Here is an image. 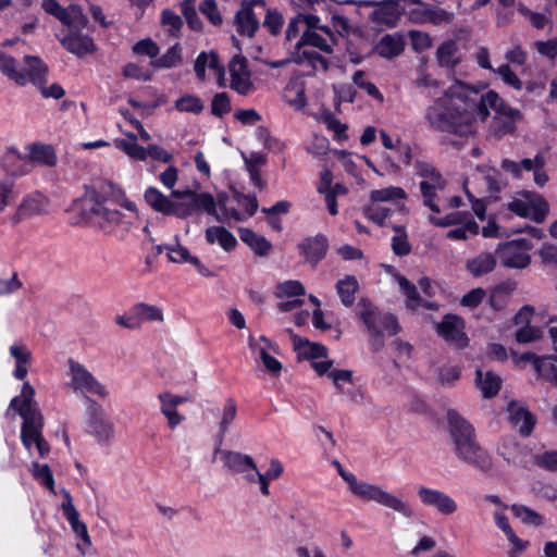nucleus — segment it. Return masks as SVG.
Segmentation results:
<instances>
[{
    "label": "nucleus",
    "mask_w": 557,
    "mask_h": 557,
    "mask_svg": "<svg viewBox=\"0 0 557 557\" xmlns=\"http://www.w3.org/2000/svg\"><path fill=\"white\" fill-rule=\"evenodd\" d=\"M436 332L446 342L463 348L468 345L469 338L465 333V322L456 314H446L443 320L436 324Z\"/></svg>",
    "instance_id": "nucleus-10"
},
{
    "label": "nucleus",
    "mask_w": 557,
    "mask_h": 557,
    "mask_svg": "<svg viewBox=\"0 0 557 557\" xmlns=\"http://www.w3.org/2000/svg\"><path fill=\"white\" fill-rule=\"evenodd\" d=\"M30 472L38 482H40L45 487L54 493V479L52 471L48 465L33 462L30 467Z\"/></svg>",
    "instance_id": "nucleus-47"
},
{
    "label": "nucleus",
    "mask_w": 557,
    "mask_h": 557,
    "mask_svg": "<svg viewBox=\"0 0 557 557\" xmlns=\"http://www.w3.org/2000/svg\"><path fill=\"white\" fill-rule=\"evenodd\" d=\"M497 264V257L488 251L480 252L467 260L466 269L473 277H481L491 273Z\"/></svg>",
    "instance_id": "nucleus-25"
},
{
    "label": "nucleus",
    "mask_w": 557,
    "mask_h": 557,
    "mask_svg": "<svg viewBox=\"0 0 557 557\" xmlns=\"http://www.w3.org/2000/svg\"><path fill=\"white\" fill-rule=\"evenodd\" d=\"M414 168L417 171V174L424 180L422 182H440L445 181L441 173L430 163L423 162V161H416Z\"/></svg>",
    "instance_id": "nucleus-55"
},
{
    "label": "nucleus",
    "mask_w": 557,
    "mask_h": 557,
    "mask_svg": "<svg viewBox=\"0 0 557 557\" xmlns=\"http://www.w3.org/2000/svg\"><path fill=\"white\" fill-rule=\"evenodd\" d=\"M543 332L534 326H523L516 332V341L521 344L535 342L542 338Z\"/></svg>",
    "instance_id": "nucleus-62"
},
{
    "label": "nucleus",
    "mask_w": 557,
    "mask_h": 557,
    "mask_svg": "<svg viewBox=\"0 0 557 557\" xmlns=\"http://www.w3.org/2000/svg\"><path fill=\"white\" fill-rule=\"evenodd\" d=\"M457 52V45L454 40L444 41L436 51V58L441 66L454 67L457 64L455 54Z\"/></svg>",
    "instance_id": "nucleus-45"
},
{
    "label": "nucleus",
    "mask_w": 557,
    "mask_h": 557,
    "mask_svg": "<svg viewBox=\"0 0 557 557\" xmlns=\"http://www.w3.org/2000/svg\"><path fill=\"white\" fill-rule=\"evenodd\" d=\"M557 357L548 356L534 360L535 371L546 381L557 386Z\"/></svg>",
    "instance_id": "nucleus-38"
},
{
    "label": "nucleus",
    "mask_w": 557,
    "mask_h": 557,
    "mask_svg": "<svg viewBox=\"0 0 557 557\" xmlns=\"http://www.w3.org/2000/svg\"><path fill=\"white\" fill-rule=\"evenodd\" d=\"M418 497L423 505L435 508L443 516H450L458 509L457 503L438 490L420 486Z\"/></svg>",
    "instance_id": "nucleus-12"
},
{
    "label": "nucleus",
    "mask_w": 557,
    "mask_h": 557,
    "mask_svg": "<svg viewBox=\"0 0 557 557\" xmlns=\"http://www.w3.org/2000/svg\"><path fill=\"white\" fill-rule=\"evenodd\" d=\"M411 20L419 23H433L435 25L449 24L454 14L440 7L423 3L421 8H417L410 11Z\"/></svg>",
    "instance_id": "nucleus-17"
},
{
    "label": "nucleus",
    "mask_w": 557,
    "mask_h": 557,
    "mask_svg": "<svg viewBox=\"0 0 557 557\" xmlns=\"http://www.w3.org/2000/svg\"><path fill=\"white\" fill-rule=\"evenodd\" d=\"M534 463L546 471L557 472V450H547L535 455Z\"/></svg>",
    "instance_id": "nucleus-56"
},
{
    "label": "nucleus",
    "mask_w": 557,
    "mask_h": 557,
    "mask_svg": "<svg viewBox=\"0 0 557 557\" xmlns=\"http://www.w3.org/2000/svg\"><path fill=\"white\" fill-rule=\"evenodd\" d=\"M59 21L74 28V30H81L85 28L88 24L87 16L83 13V10L77 4H71L67 8H64L61 16H59Z\"/></svg>",
    "instance_id": "nucleus-32"
},
{
    "label": "nucleus",
    "mask_w": 557,
    "mask_h": 557,
    "mask_svg": "<svg viewBox=\"0 0 557 557\" xmlns=\"http://www.w3.org/2000/svg\"><path fill=\"white\" fill-rule=\"evenodd\" d=\"M26 63V73H24L27 77V82H32L35 85H42L46 83V76L48 73V67L44 62L34 55H26L24 58Z\"/></svg>",
    "instance_id": "nucleus-33"
},
{
    "label": "nucleus",
    "mask_w": 557,
    "mask_h": 557,
    "mask_svg": "<svg viewBox=\"0 0 557 557\" xmlns=\"http://www.w3.org/2000/svg\"><path fill=\"white\" fill-rule=\"evenodd\" d=\"M532 249V244L525 238H518L506 243H500L496 247L495 253L498 255L500 263L510 269H524L531 262L528 253Z\"/></svg>",
    "instance_id": "nucleus-8"
},
{
    "label": "nucleus",
    "mask_w": 557,
    "mask_h": 557,
    "mask_svg": "<svg viewBox=\"0 0 557 557\" xmlns=\"http://www.w3.org/2000/svg\"><path fill=\"white\" fill-rule=\"evenodd\" d=\"M405 47V41L401 35L393 34L383 36L376 44L375 52L385 59H392L399 55Z\"/></svg>",
    "instance_id": "nucleus-28"
},
{
    "label": "nucleus",
    "mask_w": 557,
    "mask_h": 557,
    "mask_svg": "<svg viewBox=\"0 0 557 557\" xmlns=\"http://www.w3.org/2000/svg\"><path fill=\"white\" fill-rule=\"evenodd\" d=\"M164 248H165V250H168V257L171 262H175V263L189 262L193 265H195V268L201 275H203V276L212 275L210 270L206 265H203L197 257L191 256L189 253L188 249L178 243L177 237H176L175 244H165Z\"/></svg>",
    "instance_id": "nucleus-21"
},
{
    "label": "nucleus",
    "mask_w": 557,
    "mask_h": 557,
    "mask_svg": "<svg viewBox=\"0 0 557 557\" xmlns=\"http://www.w3.org/2000/svg\"><path fill=\"white\" fill-rule=\"evenodd\" d=\"M507 411L511 424L518 429L519 433L524 437L530 436L536 423L535 416L517 401H510Z\"/></svg>",
    "instance_id": "nucleus-14"
},
{
    "label": "nucleus",
    "mask_w": 557,
    "mask_h": 557,
    "mask_svg": "<svg viewBox=\"0 0 557 557\" xmlns=\"http://www.w3.org/2000/svg\"><path fill=\"white\" fill-rule=\"evenodd\" d=\"M358 315L367 326L374 351H379L384 347V331L391 336L396 335L400 331V325L394 314L379 311L377 308L366 298H362L358 302Z\"/></svg>",
    "instance_id": "nucleus-7"
},
{
    "label": "nucleus",
    "mask_w": 557,
    "mask_h": 557,
    "mask_svg": "<svg viewBox=\"0 0 557 557\" xmlns=\"http://www.w3.org/2000/svg\"><path fill=\"white\" fill-rule=\"evenodd\" d=\"M160 23L163 27H168L166 33L171 37L178 38L183 27V20L180 15L170 9H164L161 12Z\"/></svg>",
    "instance_id": "nucleus-44"
},
{
    "label": "nucleus",
    "mask_w": 557,
    "mask_h": 557,
    "mask_svg": "<svg viewBox=\"0 0 557 557\" xmlns=\"http://www.w3.org/2000/svg\"><path fill=\"white\" fill-rule=\"evenodd\" d=\"M0 70L10 79L14 81L18 85H25L27 83L26 75L16 70V61L14 58L3 53L0 58Z\"/></svg>",
    "instance_id": "nucleus-42"
},
{
    "label": "nucleus",
    "mask_w": 557,
    "mask_h": 557,
    "mask_svg": "<svg viewBox=\"0 0 557 557\" xmlns=\"http://www.w3.org/2000/svg\"><path fill=\"white\" fill-rule=\"evenodd\" d=\"M133 51L136 54L156 58L159 54V47L152 39L146 38L136 42Z\"/></svg>",
    "instance_id": "nucleus-61"
},
{
    "label": "nucleus",
    "mask_w": 557,
    "mask_h": 557,
    "mask_svg": "<svg viewBox=\"0 0 557 557\" xmlns=\"http://www.w3.org/2000/svg\"><path fill=\"white\" fill-rule=\"evenodd\" d=\"M158 399L161 403L160 411L168 420L170 429H175L184 421V417L177 412V406L188 401L189 397L174 395L170 392L159 394Z\"/></svg>",
    "instance_id": "nucleus-15"
},
{
    "label": "nucleus",
    "mask_w": 557,
    "mask_h": 557,
    "mask_svg": "<svg viewBox=\"0 0 557 557\" xmlns=\"http://www.w3.org/2000/svg\"><path fill=\"white\" fill-rule=\"evenodd\" d=\"M475 381L484 398L495 397L498 394L502 386L500 376H498L492 371H487L484 373L480 369L476 370Z\"/></svg>",
    "instance_id": "nucleus-29"
},
{
    "label": "nucleus",
    "mask_w": 557,
    "mask_h": 557,
    "mask_svg": "<svg viewBox=\"0 0 557 557\" xmlns=\"http://www.w3.org/2000/svg\"><path fill=\"white\" fill-rule=\"evenodd\" d=\"M447 424L456 456L463 462L488 472L493 468L492 458L478 442L472 424L455 410L447 411Z\"/></svg>",
    "instance_id": "nucleus-4"
},
{
    "label": "nucleus",
    "mask_w": 557,
    "mask_h": 557,
    "mask_svg": "<svg viewBox=\"0 0 557 557\" xmlns=\"http://www.w3.org/2000/svg\"><path fill=\"white\" fill-rule=\"evenodd\" d=\"M132 312L139 324L141 322L162 323L164 321L163 310L154 305L137 302L133 306Z\"/></svg>",
    "instance_id": "nucleus-31"
},
{
    "label": "nucleus",
    "mask_w": 557,
    "mask_h": 557,
    "mask_svg": "<svg viewBox=\"0 0 557 557\" xmlns=\"http://www.w3.org/2000/svg\"><path fill=\"white\" fill-rule=\"evenodd\" d=\"M175 108L181 112L200 113L203 104L200 98L187 95L176 100Z\"/></svg>",
    "instance_id": "nucleus-53"
},
{
    "label": "nucleus",
    "mask_w": 557,
    "mask_h": 557,
    "mask_svg": "<svg viewBox=\"0 0 557 557\" xmlns=\"http://www.w3.org/2000/svg\"><path fill=\"white\" fill-rule=\"evenodd\" d=\"M206 239L209 244L218 242L225 251H232L237 244L235 236L223 226H210L206 230Z\"/></svg>",
    "instance_id": "nucleus-30"
},
{
    "label": "nucleus",
    "mask_w": 557,
    "mask_h": 557,
    "mask_svg": "<svg viewBox=\"0 0 557 557\" xmlns=\"http://www.w3.org/2000/svg\"><path fill=\"white\" fill-rule=\"evenodd\" d=\"M231 111V101L226 92L216 94L211 102V114L222 117Z\"/></svg>",
    "instance_id": "nucleus-57"
},
{
    "label": "nucleus",
    "mask_w": 557,
    "mask_h": 557,
    "mask_svg": "<svg viewBox=\"0 0 557 557\" xmlns=\"http://www.w3.org/2000/svg\"><path fill=\"white\" fill-rule=\"evenodd\" d=\"M337 293L343 305L350 307L355 301V295L359 290V284L355 276L347 275L336 284Z\"/></svg>",
    "instance_id": "nucleus-36"
},
{
    "label": "nucleus",
    "mask_w": 557,
    "mask_h": 557,
    "mask_svg": "<svg viewBox=\"0 0 557 557\" xmlns=\"http://www.w3.org/2000/svg\"><path fill=\"white\" fill-rule=\"evenodd\" d=\"M259 356H260V359H261L262 363L264 364L267 371L270 374H272L273 376H277L281 373V371H282L281 362L277 359H275L274 357H272L265 350V348L259 349Z\"/></svg>",
    "instance_id": "nucleus-63"
},
{
    "label": "nucleus",
    "mask_w": 557,
    "mask_h": 557,
    "mask_svg": "<svg viewBox=\"0 0 557 557\" xmlns=\"http://www.w3.org/2000/svg\"><path fill=\"white\" fill-rule=\"evenodd\" d=\"M231 83L230 87L239 95H248L253 89L250 81V72L247 67V59L236 54L230 63Z\"/></svg>",
    "instance_id": "nucleus-13"
},
{
    "label": "nucleus",
    "mask_w": 557,
    "mask_h": 557,
    "mask_svg": "<svg viewBox=\"0 0 557 557\" xmlns=\"http://www.w3.org/2000/svg\"><path fill=\"white\" fill-rule=\"evenodd\" d=\"M510 509L525 524L540 527L544 523L543 517L539 512L524 505H512Z\"/></svg>",
    "instance_id": "nucleus-46"
},
{
    "label": "nucleus",
    "mask_w": 557,
    "mask_h": 557,
    "mask_svg": "<svg viewBox=\"0 0 557 557\" xmlns=\"http://www.w3.org/2000/svg\"><path fill=\"white\" fill-rule=\"evenodd\" d=\"M306 290L299 281H286L276 286L275 296L277 298L302 296Z\"/></svg>",
    "instance_id": "nucleus-51"
},
{
    "label": "nucleus",
    "mask_w": 557,
    "mask_h": 557,
    "mask_svg": "<svg viewBox=\"0 0 557 557\" xmlns=\"http://www.w3.org/2000/svg\"><path fill=\"white\" fill-rule=\"evenodd\" d=\"M62 46L71 53L83 57L95 51V44L89 36L82 35L79 30H71L63 39Z\"/></svg>",
    "instance_id": "nucleus-24"
},
{
    "label": "nucleus",
    "mask_w": 557,
    "mask_h": 557,
    "mask_svg": "<svg viewBox=\"0 0 557 557\" xmlns=\"http://www.w3.org/2000/svg\"><path fill=\"white\" fill-rule=\"evenodd\" d=\"M17 158L20 160H24V169L21 170V174L27 173L35 162L47 166H53L57 162V156L53 148L49 145L41 144H34L30 147L28 154L24 158L22 156H17Z\"/></svg>",
    "instance_id": "nucleus-18"
},
{
    "label": "nucleus",
    "mask_w": 557,
    "mask_h": 557,
    "mask_svg": "<svg viewBox=\"0 0 557 557\" xmlns=\"http://www.w3.org/2000/svg\"><path fill=\"white\" fill-rule=\"evenodd\" d=\"M398 284L400 289L407 297V307L410 309H416L421 306V298L417 290V287L411 284L406 277L399 276Z\"/></svg>",
    "instance_id": "nucleus-50"
},
{
    "label": "nucleus",
    "mask_w": 557,
    "mask_h": 557,
    "mask_svg": "<svg viewBox=\"0 0 557 557\" xmlns=\"http://www.w3.org/2000/svg\"><path fill=\"white\" fill-rule=\"evenodd\" d=\"M82 213L88 222L107 234L112 233L116 226L123 223L124 214L112 208L107 200L95 188L86 190L82 199Z\"/></svg>",
    "instance_id": "nucleus-6"
},
{
    "label": "nucleus",
    "mask_w": 557,
    "mask_h": 557,
    "mask_svg": "<svg viewBox=\"0 0 557 557\" xmlns=\"http://www.w3.org/2000/svg\"><path fill=\"white\" fill-rule=\"evenodd\" d=\"M218 453H221L225 467H227L233 472L245 473L247 470L253 472L257 471V466L249 455H244L239 451L233 450L221 451L219 445L214 450V455Z\"/></svg>",
    "instance_id": "nucleus-23"
},
{
    "label": "nucleus",
    "mask_w": 557,
    "mask_h": 557,
    "mask_svg": "<svg viewBox=\"0 0 557 557\" xmlns=\"http://www.w3.org/2000/svg\"><path fill=\"white\" fill-rule=\"evenodd\" d=\"M180 44H175L171 47L162 57L154 60L151 64L156 67L171 69L176 66L182 61Z\"/></svg>",
    "instance_id": "nucleus-48"
},
{
    "label": "nucleus",
    "mask_w": 557,
    "mask_h": 557,
    "mask_svg": "<svg viewBox=\"0 0 557 557\" xmlns=\"http://www.w3.org/2000/svg\"><path fill=\"white\" fill-rule=\"evenodd\" d=\"M292 61L298 65L308 62L312 65L313 70L315 69L317 63H320L324 71L329 69L327 60L324 57L313 50L304 48L296 49L295 52L292 53Z\"/></svg>",
    "instance_id": "nucleus-39"
},
{
    "label": "nucleus",
    "mask_w": 557,
    "mask_h": 557,
    "mask_svg": "<svg viewBox=\"0 0 557 557\" xmlns=\"http://www.w3.org/2000/svg\"><path fill=\"white\" fill-rule=\"evenodd\" d=\"M46 212L45 198L40 195L29 196L23 199L18 205L16 211L10 216V222L13 226L18 225L24 220L34 215H40Z\"/></svg>",
    "instance_id": "nucleus-19"
},
{
    "label": "nucleus",
    "mask_w": 557,
    "mask_h": 557,
    "mask_svg": "<svg viewBox=\"0 0 557 557\" xmlns=\"http://www.w3.org/2000/svg\"><path fill=\"white\" fill-rule=\"evenodd\" d=\"M260 484V491L263 495H269V481L275 480L283 473V466L277 459H271L270 468L265 473L255 471Z\"/></svg>",
    "instance_id": "nucleus-43"
},
{
    "label": "nucleus",
    "mask_w": 557,
    "mask_h": 557,
    "mask_svg": "<svg viewBox=\"0 0 557 557\" xmlns=\"http://www.w3.org/2000/svg\"><path fill=\"white\" fill-rule=\"evenodd\" d=\"M482 104L480 109H485L486 117L490 115V109L496 112V116L505 119L513 117V120H520L521 113L519 110L509 107L498 96L497 92L490 90L486 94L481 92Z\"/></svg>",
    "instance_id": "nucleus-20"
},
{
    "label": "nucleus",
    "mask_w": 557,
    "mask_h": 557,
    "mask_svg": "<svg viewBox=\"0 0 557 557\" xmlns=\"http://www.w3.org/2000/svg\"><path fill=\"white\" fill-rule=\"evenodd\" d=\"M265 7L264 0H250L243 1L242 8L238 10L234 17V24L236 26V30L240 36H247L252 38L256 32L259 28V21L257 20L253 13V5Z\"/></svg>",
    "instance_id": "nucleus-11"
},
{
    "label": "nucleus",
    "mask_w": 557,
    "mask_h": 557,
    "mask_svg": "<svg viewBox=\"0 0 557 557\" xmlns=\"http://www.w3.org/2000/svg\"><path fill=\"white\" fill-rule=\"evenodd\" d=\"M522 196L525 198H530L531 207L529 211V219H531L535 223L544 222L549 213L548 202L539 194H531L529 191H524Z\"/></svg>",
    "instance_id": "nucleus-34"
},
{
    "label": "nucleus",
    "mask_w": 557,
    "mask_h": 557,
    "mask_svg": "<svg viewBox=\"0 0 557 557\" xmlns=\"http://www.w3.org/2000/svg\"><path fill=\"white\" fill-rule=\"evenodd\" d=\"M10 408L17 411L23 419L21 441L25 448L30 450L34 444L39 457L46 458L51 448L42 435L45 419L35 400V388L28 382H24L21 395L11 400Z\"/></svg>",
    "instance_id": "nucleus-3"
},
{
    "label": "nucleus",
    "mask_w": 557,
    "mask_h": 557,
    "mask_svg": "<svg viewBox=\"0 0 557 557\" xmlns=\"http://www.w3.org/2000/svg\"><path fill=\"white\" fill-rule=\"evenodd\" d=\"M16 198L14 184L11 181L0 182V213H2L8 206H10Z\"/></svg>",
    "instance_id": "nucleus-58"
},
{
    "label": "nucleus",
    "mask_w": 557,
    "mask_h": 557,
    "mask_svg": "<svg viewBox=\"0 0 557 557\" xmlns=\"http://www.w3.org/2000/svg\"><path fill=\"white\" fill-rule=\"evenodd\" d=\"M239 238L259 257H267L272 250V244L252 230L240 227Z\"/></svg>",
    "instance_id": "nucleus-26"
},
{
    "label": "nucleus",
    "mask_w": 557,
    "mask_h": 557,
    "mask_svg": "<svg viewBox=\"0 0 557 557\" xmlns=\"http://www.w3.org/2000/svg\"><path fill=\"white\" fill-rule=\"evenodd\" d=\"M481 90L456 81L442 97L428 107L424 119L429 126L437 132L467 137L474 133V123L485 121Z\"/></svg>",
    "instance_id": "nucleus-1"
},
{
    "label": "nucleus",
    "mask_w": 557,
    "mask_h": 557,
    "mask_svg": "<svg viewBox=\"0 0 557 557\" xmlns=\"http://www.w3.org/2000/svg\"><path fill=\"white\" fill-rule=\"evenodd\" d=\"M406 193L401 187H387L383 189L372 190L371 199L373 201H389L392 199H404Z\"/></svg>",
    "instance_id": "nucleus-54"
},
{
    "label": "nucleus",
    "mask_w": 557,
    "mask_h": 557,
    "mask_svg": "<svg viewBox=\"0 0 557 557\" xmlns=\"http://www.w3.org/2000/svg\"><path fill=\"white\" fill-rule=\"evenodd\" d=\"M69 509L70 511L64 513V516L66 517L69 523L71 524L72 530L83 540V542L86 545L90 546L91 541L88 535L87 527L84 522L79 520L78 511L76 510V508L70 507Z\"/></svg>",
    "instance_id": "nucleus-49"
},
{
    "label": "nucleus",
    "mask_w": 557,
    "mask_h": 557,
    "mask_svg": "<svg viewBox=\"0 0 557 557\" xmlns=\"http://www.w3.org/2000/svg\"><path fill=\"white\" fill-rule=\"evenodd\" d=\"M498 454L509 463H521L527 455V447L522 446L515 436H505L498 446Z\"/></svg>",
    "instance_id": "nucleus-27"
},
{
    "label": "nucleus",
    "mask_w": 557,
    "mask_h": 557,
    "mask_svg": "<svg viewBox=\"0 0 557 557\" xmlns=\"http://www.w3.org/2000/svg\"><path fill=\"white\" fill-rule=\"evenodd\" d=\"M323 122L326 124L327 128L332 132H334L335 137L339 140L347 139L348 136L346 134L347 132V125L341 123L338 119H336L331 113H326L323 115Z\"/></svg>",
    "instance_id": "nucleus-60"
},
{
    "label": "nucleus",
    "mask_w": 557,
    "mask_h": 557,
    "mask_svg": "<svg viewBox=\"0 0 557 557\" xmlns=\"http://www.w3.org/2000/svg\"><path fill=\"white\" fill-rule=\"evenodd\" d=\"M237 412L236 403L228 398L223 407V413L219 425L218 444L221 446L230 424L235 420Z\"/></svg>",
    "instance_id": "nucleus-40"
},
{
    "label": "nucleus",
    "mask_w": 557,
    "mask_h": 557,
    "mask_svg": "<svg viewBox=\"0 0 557 557\" xmlns=\"http://www.w3.org/2000/svg\"><path fill=\"white\" fill-rule=\"evenodd\" d=\"M446 186V181L440 182H421L420 183V191L423 197V205L428 207L432 212L440 213L441 208L434 201L436 197V193L438 190H444Z\"/></svg>",
    "instance_id": "nucleus-35"
},
{
    "label": "nucleus",
    "mask_w": 557,
    "mask_h": 557,
    "mask_svg": "<svg viewBox=\"0 0 557 557\" xmlns=\"http://www.w3.org/2000/svg\"><path fill=\"white\" fill-rule=\"evenodd\" d=\"M306 46H311V47L318 48L325 53L333 52L332 46L329 45L326 42V40L321 35H319L318 33H314L312 30L304 32V34L301 35V38L296 44L295 49H301Z\"/></svg>",
    "instance_id": "nucleus-41"
},
{
    "label": "nucleus",
    "mask_w": 557,
    "mask_h": 557,
    "mask_svg": "<svg viewBox=\"0 0 557 557\" xmlns=\"http://www.w3.org/2000/svg\"><path fill=\"white\" fill-rule=\"evenodd\" d=\"M200 12L215 26L221 25L223 20L218 10L215 0H205L200 7Z\"/></svg>",
    "instance_id": "nucleus-59"
},
{
    "label": "nucleus",
    "mask_w": 557,
    "mask_h": 557,
    "mask_svg": "<svg viewBox=\"0 0 557 557\" xmlns=\"http://www.w3.org/2000/svg\"><path fill=\"white\" fill-rule=\"evenodd\" d=\"M70 387L75 393L94 394L99 397H107L108 392L104 386L92 375V373L82 363L69 360Z\"/></svg>",
    "instance_id": "nucleus-9"
},
{
    "label": "nucleus",
    "mask_w": 557,
    "mask_h": 557,
    "mask_svg": "<svg viewBox=\"0 0 557 557\" xmlns=\"http://www.w3.org/2000/svg\"><path fill=\"white\" fill-rule=\"evenodd\" d=\"M495 72L500 75L506 84L512 86L515 89L520 90L522 88V82L512 72L508 64L499 66L497 70H495Z\"/></svg>",
    "instance_id": "nucleus-64"
},
{
    "label": "nucleus",
    "mask_w": 557,
    "mask_h": 557,
    "mask_svg": "<svg viewBox=\"0 0 557 557\" xmlns=\"http://www.w3.org/2000/svg\"><path fill=\"white\" fill-rule=\"evenodd\" d=\"M287 333L290 335L293 341L294 349L298 352V356L304 359H317L324 358L327 356V349L320 343L310 342L307 338H302L295 334L293 330L288 329Z\"/></svg>",
    "instance_id": "nucleus-22"
},
{
    "label": "nucleus",
    "mask_w": 557,
    "mask_h": 557,
    "mask_svg": "<svg viewBox=\"0 0 557 557\" xmlns=\"http://www.w3.org/2000/svg\"><path fill=\"white\" fill-rule=\"evenodd\" d=\"M89 433L95 436L99 443H109L113 437L114 428L108 419L88 420Z\"/></svg>",
    "instance_id": "nucleus-37"
},
{
    "label": "nucleus",
    "mask_w": 557,
    "mask_h": 557,
    "mask_svg": "<svg viewBox=\"0 0 557 557\" xmlns=\"http://www.w3.org/2000/svg\"><path fill=\"white\" fill-rule=\"evenodd\" d=\"M333 465L337 468L338 474L348 483L349 490L356 496L368 502H375L382 506L393 509L401 513L406 518L413 516L411 506L393 494L383 491L380 486L359 482L352 473L346 472L339 461L334 460Z\"/></svg>",
    "instance_id": "nucleus-5"
},
{
    "label": "nucleus",
    "mask_w": 557,
    "mask_h": 557,
    "mask_svg": "<svg viewBox=\"0 0 557 557\" xmlns=\"http://www.w3.org/2000/svg\"><path fill=\"white\" fill-rule=\"evenodd\" d=\"M327 248V238L322 234L307 237L298 245V249L305 257L306 261L312 265H317L318 262H320L325 257Z\"/></svg>",
    "instance_id": "nucleus-16"
},
{
    "label": "nucleus",
    "mask_w": 557,
    "mask_h": 557,
    "mask_svg": "<svg viewBox=\"0 0 557 557\" xmlns=\"http://www.w3.org/2000/svg\"><path fill=\"white\" fill-rule=\"evenodd\" d=\"M114 144L116 148L121 149L127 156L135 160L144 161L147 158L146 149L139 146L137 143L127 141L125 139H115Z\"/></svg>",
    "instance_id": "nucleus-52"
},
{
    "label": "nucleus",
    "mask_w": 557,
    "mask_h": 557,
    "mask_svg": "<svg viewBox=\"0 0 557 557\" xmlns=\"http://www.w3.org/2000/svg\"><path fill=\"white\" fill-rule=\"evenodd\" d=\"M144 199L153 211L183 220L200 214L202 211L209 215H216V205H219L221 211L227 213L226 194H219L216 202L210 193H196L185 189L172 190L170 196H165L159 189L149 187L144 194Z\"/></svg>",
    "instance_id": "nucleus-2"
}]
</instances>
